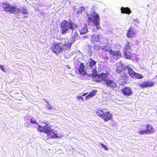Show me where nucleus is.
<instances>
[{"instance_id":"f257e3e1","label":"nucleus","mask_w":157,"mask_h":157,"mask_svg":"<svg viewBox=\"0 0 157 157\" xmlns=\"http://www.w3.org/2000/svg\"><path fill=\"white\" fill-rule=\"evenodd\" d=\"M44 124L47 125L43 127L38 124V131L40 132H44L46 134L48 137L49 139H54L59 138L57 134L56 133L53 129H51L50 127L48 126V121Z\"/></svg>"},{"instance_id":"f03ea898","label":"nucleus","mask_w":157,"mask_h":157,"mask_svg":"<svg viewBox=\"0 0 157 157\" xmlns=\"http://www.w3.org/2000/svg\"><path fill=\"white\" fill-rule=\"evenodd\" d=\"M96 113L105 122L111 120L112 118V114L109 111L105 108L98 109L96 111Z\"/></svg>"},{"instance_id":"7ed1b4c3","label":"nucleus","mask_w":157,"mask_h":157,"mask_svg":"<svg viewBox=\"0 0 157 157\" xmlns=\"http://www.w3.org/2000/svg\"><path fill=\"white\" fill-rule=\"evenodd\" d=\"M76 27V26L72 22H68L65 20H63L61 22L60 26L61 33L62 34H65L69 29H71L73 31Z\"/></svg>"},{"instance_id":"20e7f679","label":"nucleus","mask_w":157,"mask_h":157,"mask_svg":"<svg viewBox=\"0 0 157 157\" xmlns=\"http://www.w3.org/2000/svg\"><path fill=\"white\" fill-rule=\"evenodd\" d=\"M88 17V22H93L96 27V28L93 29L92 31L94 32H97V30L101 29V27L99 26L100 22L99 21L100 18L98 14L94 12L92 14H89Z\"/></svg>"},{"instance_id":"39448f33","label":"nucleus","mask_w":157,"mask_h":157,"mask_svg":"<svg viewBox=\"0 0 157 157\" xmlns=\"http://www.w3.org/2000/svg\"><path fill=\"white\" fill-rule=\"evenodd\" d=\"M138 134L140 135H144L145 134H152L155 132V129L153 127L149 124H147L141 125L139 128Z\"/></svg>"},{"instance_id":"423d86ee","label":"nucleus","mask_w":157,"mask_h":157,"mask_svg":"<svg viewBox=\"0 0 157 157\" xmlns=\"http://www.w3.org/2000/svg\"><path fill=\"white\" fill-rule=\"evenodd\" d=\"M1 6L6 12H9L10 13L15 14L19 10L17 6H12L8 2H2Z\"/></svg>"},{"instance_id":"0eeeda50","label":"nucleus","mask_w":157,"mask_h":157,"mask_svg":"<svg viewBox=\"0 0 157 157\" xmlns=\"http://www.w3.org/2000/svg\"><path fill=\"white\" fill-rule=\"evenodd\" d=\"M66 40L65 38H64L59 43L55 42L52 43L51 48L53 53L56 55L62 53V47L60 44H62L63 42L66 43L65 40Z\"/></svg>"},{"instance_id":"6e6552de","label":"nucleus","mask_w":157,"mask_h":157,"mask_svg":"<svg viewBox=\"0 0 157 157\" xmlns=\"http://www.w3.org/2000/svg\"><path fill=\"white\" fill-rule=\"evenodd\" d=\"M128 75L133 78L141 79L144 78V76L141 74L135 72L134 70L129 66H126Z\"/></svg>"},{"instance_id":"1a4fd4ad","label":"nucleus","mask_w":157,"mask_h":157,"mask_svg":"<svg viewBox=\"0 0 157 157\" xmlns=\"http://www.w3.org/2000/svg\"><path fill=\"white\" fill-rule=\"evenodd\" d=\"M93 81L94 82H101L105 81L106 78H107V76L104 73H101L99 74L94 73L92 74Z\"/></svg>"},{"instance_id":"9d476101","label":"nucleus","mask_w":157,"mask_h":157,"mask_svg":"<svg viewBox=\"0 0 157 157\" xmlns=\"http://www.w3.org/2000/svg\"><path fill=\"white\" fill-rule=\"evenodd\" d=\"M154 82L145 81L142 82L141 83H139L138 86L142 88H145L148 87H151L155 86Z\"/></svg>"},{"instance_id":"9b49d317","label":"nucleus","mask_w":157,"mask_h":157,"mask_svg":"<svg viewBox=\"0 0 157 157\" xmlns=\"http://www.w3.org/2000/svg\"><path fill=\"white\" fill-rule=\"evenodd\" d=\"M136 35L135 30L132 27H131L127 30L126 34L127 37L131 39L134 38Z\"/></svg>"},{"instance_id":"f8f14e48","label":"nucleus","mask_w":157,"mask_h":157,"mask_svg":"<svg viewBox=\"0 0 157 157\" xmlns=\"http://www.w3.org/2000/svg\"><path fill=\"white\" fill-rule=\"evenodd\" d=\"M129 77L126 72H124L120 75L119 79L121 82L127 83H128Z\"/></svg>"},{"instance_id":"ddd939ff","label":"nucleus","mask_w":157,"mask_h":157,"mask_svg":"<svg viewBox=\"0 0 157 157\" xmlns=\"http://www.w3.org/2000/svg\"><path fill=\"white\" fill-rule=\"evenodd\" d=\"M121 91L125 96H129L132 94V90L129 87H125L122 89Z\"/></svg>"},{"instance_id":"4468645a","label":"nucleus","mask_w":157,"mask_h":157,"mask_svg":"<svg viewBox=\"0 0 157 157\" xmlns=\"http://www.w3.org/2000/svg\"><path fill=\"white\" fill-rule=\"evenodd\" d=\"M104 82L107 87L113 89L114 88L116 87L117 86L116 82L113 80L108 79L107 78L105 79Z\"/></svg>"},{"instance_id":"2eb2a0df","label":"nucleus","mask_w":157,"mask_h":157,"mask_svg":"<svg viewBox=\"0 0 157 157\" xmlns=\"http://www.w3.org/2000/svg\"><path fill=\"white\" fill-rule=\"evenodd\" d=\"M85 66L84 63H81L78 69V72L79 74L82 75H84L86 74V70L85 69Z\"/></svg>"},{"instance_id":"dca6fc26","label":"nucleus","mask_w":157,"mask_h":157,"mask_svg":"<svg viewBox=\"0 0 157 157\" xmlns=\"http://www.w3.org/2000/svg\"><path fill=\"white\" fill-rule=\"evenodd\" d=\"M62 45L61 47L62 48V52H63V50L65 51L70 50L72 43L70 42L67 43L63 42V44Z\"/></svg>"},{"instance_id":"f3484780","label":"nucleus","mask_w":157,"mask_h":157,"mask_svg":"<svg viewBox=\"0 0 157 157\" xmlns=\"http://www.w3.org/2000/svg\"><path fill=\"white\" fill-rule=\"evenodd\" d=\"M110 54L116 57L117 58H120L121 56V54L120 51H111Z\"/></svg>"},{"instance_id":"a211bd4d","label":"nucleus","mask_w":157,"mask_h":157,"mask_svg":"<svg viewBox=\"0 0 157 157\" xmlns=\"http://www.w3.org/2000/svg\"><path fill=\"white\" fill-rule=\"evenodd\" d=\"M121 12L124 14H129L131 13L132 11L128 7H121Z\"/></svg>"},{"instance_id":"6ab92c4d","label":"nucleus","mask_w":157,"mask_h":157,"mask_svg":"<svg viewBox=\"0 0 157 157\" xmlns=\"http://www.w3.org/2000/svg\"><path fill=\"white\" fill-rule=\"evenodd\" d=\"M130 51H124V55L125 58L130 59L132 57V54L131 53Z\"/></svg>"},{"instance_id":"aec40b11","label":"nucleus","mask_w":157,"mask_h":157,"mask_svg":"<svg viewBox=\"0 0 157 157\" xmlns=\"http://www.w3.org/2000/svg\"><path fill=\"white\" fill-rule=\"evenodd\" d=\"M97 91L96 90H94L90 93L87 95L85 97L86 99H88L90 98H91L94 97L96 94Z\"/></svg>"},{"instance_id":"412c9836","label":"nucleus","mask_w":157,"mask_h":157,"mask_svg":"<svg viewBox=\"0 0 157 157\" xmlns=\"http://www.w3.org/2000/svg\"><path fill=\"white\" fill-rule=\"evenodd\" d=\"M99 40V36L98 35H93L92 36V39L91 41V43L94 44L95 42H98Z\"/></svg>"},{"instance_id":"4be33fe9","label":"nucleus","mask_w":157,"mask_h":157,"mask_svg":"<svg viewBox=\"0 0 157 157\" xmlns=\"http://www.w3.org/2000/svg\"><path fill=\"white\" fill-rule=\"evenodd\" d=\"M132 45V44L130 42H126L124 48V51H131V47Z\"/></svg>"},{"instance_id":"5701e85b","label":"nucleus","mask_w":157,"mask_h":157,"mask_svg":"<svg viewBox=\"0 0 157 157\" xmlns=\"http://www.w3.org/2000/svg\"><path fill=\"white\" fill-rule=\"evenodd\" d=\"M123 66L121 64H118L116 65V71L119 73H121L123 70Z\"/></svg>"},{"instance_id":"b1692460","label":"nucleus","mask_w":157,"mask_h":157,"mask_svg":"<svg viewBox=\"0 0 157 157\" xmlns=\"http://www.w3.org/2000/svg\"><path fill=\"white\" fill-rule=\"evenodd\" d=\"M102 49L105 52H109L110 54L111 53L110 51L112 50L110 47H109L107 44L103 46L102 48Z\"/></svg>"},{"instance_id":"393cba45","label":"nucleus","mask_w":157,"mask_h":157,"mask_svg":"<svg viewBox=\"0 0 157 157\" xmlns=\"http://www.w3.org/2000/svg\"><path fill=\"white\" fill-rule=\"evenodd\" d=\"M96 63V62L92 59H90L89 62V66L90 67L92 68L94 66Z\"/></svg>"},{"instance_id":"a878e982","label":"nucleus","mask_w":157,"mask_h":157,"mask_svg":"<svg viewBox=\"0 0 157 157\" xmlns=\"http://www.w3.org/2000/svg\"><path fill=\"white\" fill-rule=\"evenodd\" d=\"M101 48V46L98 44L94 45L93 46V49L95 51H99Z\"/></svg>"},{"instance_id":"bb28decb","label":"nucleus","mask_w":157,"mask_h":157,"mask_svg":"<svg viewBox=\"0 0 157 157\" xmlns=\"http://www.w3.org/2000/svg\"><path fill=\"white\" fill-rule=\"evenodd\" d=\"M87 31V27H84L80 31V34L82 35L86 33Z\"/></svg>"},{"instance_id":"cd10ccee","label":"nucleus","mask_w":157,"mask_h":157,"mask_svg":"<svg viewBox=\"0 0 157 157\" xmlns=\"http://www.w3.org/2000/svg\"><path fill=\"white\" fill-rule=\"evenodd\" d=\"M30 123L32 124H37V123L35 119L32 117L30 120Z\"/></svg>"},{"instance_id":"c85d7f7f","label":"nucleus","mask_w":157,"mask_h":157,"mask_svg":"<svg viewBox=\"0 0 157 157\" xmlns=\"http://www.w3.org/2000/svg\"><path fill=\"white\" fill-rule=\"evenodd\" d=\"M84 8L80 7L78 10L77 11V13L78 14H80L82 13V11L83 10Z\"/></svg>"},{"instance_id":"c756f323","label":"nucleus","mask_w":157,"mask_h":157,"mask_svg":"<svg viewBox=\"0 0 157 157\" xmlns=\"http://www.w3.org/2000/svg\"><path fill=\"white\" fill-rule=\"evenodd\" d=\"M45 102L47 104V105H46V108L48 110L52 109V107L49 102L47 101H46Z\"/></svg>"},{"instance_id":"7c9ffc66","label":"nucleus","mask_w":157,"mask_h":157,"mask_svg":"<svg viewBox=\"0 0 157 157\" xmlns=\"http://www.w3.org/2000/svg\"><path fill=\"white\" fill-rule=\"evenodd\" d=\"M27 9L24 8H23L21 9V12L23 14H26L28 13L27 11Z\"/></svg>"},{"instance_id":"2f4dec72","label":"nucleus","mask_w":157,"mask_h":157,"mask_svg":"<svg viewBox=\"0 0 157 157\" xmlns=\"http://www.w3.org/2000/svg\"><path fill=\"white\" fill-rule=\"evenodd\" d=\"M101 145L102 148H104V149L105 150H108V148L103 143H102L101 144Z\"/></svg>"},{"instance_id":"473e14b6","label":"nucleus","mask_w":157,"mask_h":157,"mask_svg":"<svg viewBox=\"0 0 157 157\" xmlns=\"http://www.w3.org/2000/svg\"><path fill=\"white\" fill-rule=\"evenodd\" d=\"M77 99L79 101L82 100L83 101L84 100L83 98L80 96H78L76 97Z\"/></svg>"},{"instance_id":"72a5a7b5","label":"nucleus","mask_w":157,"mask_h":157,"mask_svg":"<svg viewBox=\"0 0 157 157\" xmlns=\"http://www.w3.org/2000/svg\"><path fill=\"white\" fill-rule=\"evenodd\" d=\"M93 72V73L92 74H94V73H97V71H96V70L95 69H94L93 70V71H92Z\"/></svg>"},{"instance_id":"f704fd0d","label":"nucleus","mask_w":157,"mask_h":157,"mask_svg":"<svg viewBox=\"0 0 157 157\" xmlns=\"http://www.w3.org/2000/svg\"><path fill=\"white\" fill-rule=\"evenodd\" d=\"M0 67H1V69H2V71H4V66L3 65H1L0 64Z\"/></svg>"},{"instance_id":"c9c22d12","label":"nucleus","mask_w":157,"mask_h":157,"mask_svg":"<svg viewBox=\"0 0 157 157\" xmlns=\"http://www.w3.org/2000/svg\"><path fill=\"white\" fill-rule=\"evenodd\" d=\"M87 94H88V93H85L83 94L82 95V96H84L86 95Z\"/></svg>"},{"instance_id":"e433bc0d","label":"nucleus","mask_w":157,"mask_h":157,"mask_svg":"<svg viewBox=\"0 0 157 157\" xmlns=\"http://www.w3.org/2000/svg\"><path fill=\"white\" fill-rule=\"evenodd\" d=\"M28 17L27 16H25L23 17V18L24 19V18H25L26 17V18H27Z\"/></svg>"},{"instance_id":"4c0bfd02","label":"nucleus","mask_w":157,"mask_h":157,"mask_svg":"<svg viewBox=\"0 0 157 157\" xmlns=\"http://www.w3.org/2000/svg\"><path fill=\"white\" fill-rule=\"evenodd\" d=\"M28 124V125H25V126H27L28 127V126H29V125L30 124H29V123Z\"/></svg>"},{"instance_id":"58836bf2","label":"nucleus","mask_w":157,"mask_h":157,"mask_svg":"<svg viewBox=\"0 0 157 157\" xmlns=\"http://www.w3.org/2000/svg\"><path fill=\"white\" fill-rule=\"evenodd\" d=\"M137 19H135L134 20V21L135 22H136V21Z\"/></svg>"},{"instance_id":"ea45409f","label":"nucleus","mask_w":157,"mask_h":157,"mask_svg":"<svg viewBox=\"0 0 157 157\" xmlns=\"http://www.w3.org/2000/svg\"><path fill=\"white\" fill-rule=\"evenodd\" d=\"M156 77H157V75H156Z\"/></svg>"}]
</instances>
